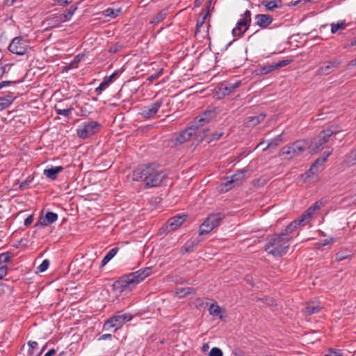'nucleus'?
Segmentation results:
<instances>
[{
  "instance_id": "23",
  "label": "nucleus",
  "mask_w": 356,
  "mask_h": 356,
  "mask_svg": "<svg viewBox=\"0 0 356 356\" xmlns=\"http://www.w3.org/2000/svg\"><path fill=\"white\" fill-rule=\"evenodd\" d=\"M117 74L118 71H115L111 75L105 76L100 85L95 89L97 94H102V92L113 82L114 77Z\"/></svg>"
},
{
  "instance_id": "21",
  "label": "nucleus",
  "mask_w": 356,
  "mask_h": 356,
  "mask_svg": "<svg viewBox=\"0 0 356 356\" xmlns=\"http://www.w3.org/2000/svg\"><path fill=\"white\" fill-rule=\"evenodd\" d=\"M331 154V152L327 153L326 155L320 157L317 159L314 163L312 165L310 168L308 170V171L306 172L307 175V177H309L310 175H316L317 174L320 170L318 169L319 166H322L324 163V162L327 160V157Z\"/></svg>"
},
{
  "instance_id": "48",
  "label": "nucleus",
  "mask_w": 356,
  "mask_h": 356,
  "mask_svg": "<svg viewBox=\"0 0 356 356\" xmlns=\"http://www.w3.org/2000/svg\"><path fill=\"white\" fill-rule=\"evenodd\" d=\"M119 250V248L117 247H115L112 249H111L106 254L109 258L111 259L115 256V254L118 253Z\"/></svg>"
},
{
  "instance_id": "4",
  "label": "nucleus",
  "mask_w": 356,
  "mask_h": 356,
  "mask_svg": "<svg viewBox=\"0 0 356 356\" xmlns=\"http://www.w3.org/2000/svg\"><path fill=\"white\" fill-rule=\"evenodd\" d=\"M309 141L307 140H298L296 142L282 147L281 155L285 159H291L295 156L301 155L308 149Z\"/></svg>"
},
{
  "instance_id": "43",
  "label": "nucleus",
  "mask_w": 356,
  "mask_h": 356,
  "mask_svg": "<svg viewBox=\"0 0 356 356\" xmlns=\"http://www.w3.org/2000/svg\"><path fill=\"white\" fill-rule=\"evenodd\" d=\"M49 261L48 259H44L42 264L38 267V270L40 273H43L47 270L49 266Z\"/></svg>"
},
{
  "instance_id": "22",
  "label": "nucleus",
  "mask_w": 356,
  "mask_h": 356,
  "mask_svg": "<svg viewBox=\"0 0 356 356\" xmlns=\"http://www.w3.org/2000/svg\"><path fill=\"white\" fill-rule=\"evenodd\" d=\"M255 24L259 27L266 29L273 22V17L270 15L258 14L255 16Z\"/></svg>"
},
{
  "instance_id": "8",
  "label": "nucleus",
  "mask_w": 356,
  "mask_h": 356,
  "mask_svg": "<svg viewBox=\"0 0 356 356\" xmlns=\"http://www.w3.org/2000/svg\"><path fill=\"white\" fill-rule=\"evenodd\" d=\"M241 81H225L218 83L215 88V95L217 99H222L234 93L241 86Z\"/></svg>"
},
{
  "instance_id": "55",
  "label": "nucleus",
  "mask_w": 356,
  "mask_h": 356,
  "mask_svg": "<svg viewBox=\"0 0 356 356\" xmlns=\"http://www.w3.org/2000/svg\"><path fill=\"white\" fill-rule=\"evenodd\" d=\"M83 58V55H81V54L76 55L74 57V60L72 62L71 65H74V63H78L81 62V60H82Z\"/></svg>"
},
{
  "instance_id": "50",
  "label": "nucleus",
  "mask_w": 356,
  "mask_h": 356,
  "mask_svg": "<svg viewBox=\"0 0 356 356\" xmlns=\"http://www.w3.org/2000/svg\"><path fill=\"white\" fill-rule=\"evenodd\" d=\"M163 73V70L161 69L158 72L155 73L154 74H152L149 76L147 79V80L152 81L156 79H158L160 76H161Z\"/></svg>"
},
{
  "instance_id": "5",
  "label": "nucleus",
  "mask_w": 356,
  "mask_h": 356,
  "mask_svg": "<svg viewBox=\"0 0 356 356\" xmlns=\"http://www.w3.org/2000/svg\"><path fill=\"white\" fill-rule=\"evenodd\" d=\"M337 132V131L331 128L323 130L316 137L312 139L310 143H309L308 149H310L311 152L321 151L324 148L325 144L329 141L330 138Z\"/></svg>"
},
{
  "instance_id": "12",
  "label": "nucleus",
  "mask_w": 356,
  "mask_h": 356,
  "mask_svg": "<svg viewBox=\"0 0 356 356\" xmlns=\"http://www.w3.org/2000/svg\"><path fill=\"white\" fill-rule=\"evenodd\" d=\"M27 41L21 36L15 37L9 44L8 50L17 55H24L28 49Z\"/></svg>"
},
{
  "instance_id": "19",
  "label": "nucleus",
  "mask_w": 356,
  "mask_h": 356,
  "mask_svg": "<svg viewBox=\"0 0 356 356\" xmlns=\"http://www.w3.org/2000/svg\"><path fill=\"white\" fill-rule=\"evenodd\" d=\"M186 215H177L168 220L167 223V229L168 231H174L179 227L182 223L186 220Z\"/></svg>"
},
{
  "instance_id": "6",
  "label": "nucleus",
  "mask_w": 356,
  "mask_h": 356,
  "mask_svg": "<svg viewBox=\"0 0 356 356\" xmlns=\"http://www.w3.org/2000/svg\"><path fill=\"white\" fill-rule=\"evenodd\" d=\"M131 319L132 316L130 314L118 312L104 323L103 329L104 330H113L115 332Z\"/></svg>"
},
{
  "instance_id": "3",
  "label": "nucleus",
  "mask_w": 356,
  "mask_h": 356,
  "mask_svg": "<svg viewBox=\"0 0 356 356\" xmlns=\"http://www.w3.org/2000/svg\"><path fill=\"white\" fill-rule=\"evenodd\" d=\"M289 248V237L279 234L268 237L265 250L274 257H282L286 253Z\"/></svg>"
},
{
  "instance_id": "20",
  "label": "nucleus",
  "mask_w": 356,
  "mask_h": 356,
  "mask_svg": "<svg viewBox=\"0 0 356 356\" xmlns=\"http://www.w3.org/2000/svg\"><path fill=\"white\" fill-rule=\"evenodd\" d=\"M58 215L56 213L49 211L44 216H41L38 222L35 224V227L48 226L58 220Z\"/></svg>"
},
{
  "instance_id": "16",
  "label": "nucleus",
  "mask_w": 356,
  "mask_h": 356,
  "mask_svg": "<svg viewBox=\"0 0 356 356\" xmlns=\"http://www.w3.org/2000/svg\"><path fill=\"white\" fill-rule=\"evenodd\" d=\"M341 64V61L338 59L329 60L325 63L323 66L320 67L316 72L317 76L328 75L332 73L334 69L337 68Z\"/></svg>"
},
{
  "instance_id": "26",
  "label": "nucleus",
  "mask_w": 356,
  "mask_h": 356,
  "mask_svg": "<svg viewBox=\"0 0 356 356\" xmlns=\"http://www.w3.org/2000/svg\"><path fill=\"white\" fill-rule=\"evenodd\" d=\"M301 223H304L303 221H300V218L299 220H296L291 222L284 229V232H282L280 234H284V236L289 237V241L293 238L291 234L293 232L297 229L298 226Z\"/></svg>"
},
{
  "instance_id": "40",
  "label": "nucleus",
  "mask_w": 356,
  "mask_h": 356,
  "mask_svg": "<svg viewBox=\"0 0 356 356\" xmlns=\"http://www.w3.org/2000/svg\"><path fill=\"white\" fill-rule=\"evenodd\" d=\"M266 115L260 113L257 116H251L248 118V122L251 125L255 126L262 122L265 118Z\"/></svg>"
},
{
  "instance_id": "61",
  "label": "nucleus",
  "mask_w": 356,
  "mask_h": 356,
  "mask_svg": "<svg viewBox=\"0 0 356 356\" xmlns=\"http://www.w3.org/2000/svg\"><path fill=\"white\" fill-rule=\"evenodd\" d=\"M348 46H350V47H353V46H356V38L353 39L350 43L348 45H346L345 46V48H346Z\"/></svg>"
},
{
  "instance_id": "37",
  "label": "nucleus",
  "mask_w": 356,
  "mask_h": 356,
  "mask_svg": "<svg viewBox=\"0 0 356 356\" xmlns=\"http://www.w3.org/2000/svg\"><path fill=\"white\" fill-rule=\"evenodd\" d=\"M208 15H209V10H207V13H202L201 14L202 19H198L197 21L195 31V35H197L201 31V28L203 26V25L204 24V22H205Z\"/></svg>"
},
{
  "instance_id": "45",
  "label": "nucleus",
  "mask_w": 356,
  "mask_h": 356,
  "mask_svg": "<svg viewBox=\"0 0 356 356\" xmlns=\"http://www.w3.org/2000/svg\"><path fill=\"white\" fill-rule=\"evenodd\" d=\"M122 48V46L120 44H115L111 46L108 49V52L111 54L117 53L120 51Z\"/></svg>"
},
{
  "instance_id": "29",
  "label": "nucleus",
  "mask_w": 356,
  "mask_h": 356,
  "mask_svg": "<svg viewBox=\"0 0 356 356\" xmlns=\"http://www.w3.org/2000/svg\"><path fill=\"white\" fill-rule=\"evenodd\" d=\"M344 163L348 167L356 164V148L351 150L345 157Z\"/></svg>"
},
{
  "instance_id": "60",
  "label": "nucleus",
  "mask_w": 356,
  "mask_h": 356,
  "mask_svg": "<svg viewBox=\"0 0 356 356\" xmlns=\"http://www.w3.org/2000/svg\"><path fill=\"white\" fill-rule=\"evenodd\" d=\"M10 83H11V81H1L0 83V89H1L4 86H8Z\"/></svg>"
},
{
  "instance_id": "34",
  "label": "nucleus",
  "mask_w": 356,
  "mask_h": 356,
  "mask_svg": "<svg viewBox=\"0 0 356 356\" xmlns=\"http://www.w3.org/2000/svg\"><path fill=\"white\" fill-rule=\"evenodd\" d=\"M176 293L179 297H184L187 295L195 294V289L191 287L179 288L177 289Z\"/></svg>"
},
{
  "instance_id": "15",
  "label": "nucleus",
  "mask_w": 356,
  "mask_h": 356,
  "mask_svg": "<svg viewBox=\"0 0 356 356\" xmlns=\"http://www.w3.org/2000/svg\"><path fill=\"white\" fill-rule=\"evenodd\" d=\"M162 104L163 100L158 99L154 103L148 106H144L141 110L140 114L143 118L146 119L152 118L158 113Z\"/></svg>"
},
{
  "instance_id": "1",
  "label": "nucleus",
  "mask_w": 356,
  "mask_h": 356,
  "mask_svg": "<svg viewBox=\"0 0 356 356\" xmlns=\"http://www.w3.org/2000/svg\"><path fill=\"white\" fill-rule=\"evenodd\" d=\"M166 179V173L159 170L154 164L140 165L131 174L132 181H143L146 188L160 186Z\"/></svg>"
},
{
  "instance_id": "54",
  "label": "nucleus",
  "mask_w": 356,
  "mask_h": 356,
  "mask_svg": "<svg viewBox=\"0 0 356 356\" xmlns=\"http://www.w3.org/2000/svg\"><path fill=\"white\" fill-rule=\"evenodd\" d=\"M111 260V258L108 257V255H105L103 258L102 263H101V267H104L105 265H106Z\"/></svg>"
},
{
  "instance_id": "11",
  "label": "nucleus",
  "mask_w": 356,
  "mask_h": 356,
  "mask_svg": "<svg viewBox=\"0 0 356 356\" xmlns=\"http://www.w3.org/2000/svg\"><path fill=\"white\" fill-rule=\"evenodd\" d=\"M220 112L219 107H212L206 110L202 115H197L193 121V125L197 129L198 127L204 126L216 118Z\"/></svg>"
},
{
  "instance_id": "28",
  "label": "nucleus",
  "mask_w": 356,
  "mask_h": 356,
  "mask_svg": "<svg viewBox=\"0 0 356 356\" xmlns=\"http://www.w3.org/2000/svg\"><path fill=\"white\" fill-rule=\"evenodd\" d=\"M13 93L9 92L5 97H0V111L8 108L15 100Z\"/></svg>"
},
{
  "instance_id": "46",
  "label": "nucleus",
  "mask_w": 356,
  "mask_h": 356,
  "mask_svg": "<svg viewBox=\"0 0 356 356\" xmlns=\"http://www.w3.org/2000/svg\"><path fill=\"white\" fill-rule=\"evenodd\" d=\"M222 350L216 347L212 348L209 352V356H222Z\"/></svg>"
},
{
  "instance_id": "31",
  "label": "nucleus",
  "mask_w": 356,
  "mask_h": 356,
  "mask_svg": "<svg viewBox=\"0 0 356 356\" xmlns=\"http://www.w3.org/2000/svg\"><path fill=\"white\" fill-rule=\"evenodd\" d=\"M77 8L78 5L74 6H71L69 9L65 10L63 13L60 14L62 16L63 21L65 22L69 21L72 18L75 11L77 10Z\"/></svg>"
},
{
  "instance_id": "7",
  "label": "nucleus",
  "mask_w": 356,
  "mask_h": 356,
  "mask_svg": "<svg viewBox=\"0 0 356 356\" xmlns=\"http://www.w3.org/2000/svg\"><path fill=\"white\" fill-rule=\"evenodd\" d=\"M225 218V215L222 213H211L204 220L200 227L199 235L209 234L213 229L218 227L221 221Z\"/></svg>"
},
{
  "instance_id": "24",
  "label": "nucleus",
  "mask_w": 356,
  "mask_h": 356,
  "mask_svg": "<svg viewBox=\"0 0 356 356\" xmlns=\"http://www.w3.org/2000/svg\"><path fill=\"white\" fill-rule=\"evenodd\" d=\"M65 22L63 19L62 16L59 15H55L53 17L47 18L44 23L47 24V27L46 29H54L57 28L60 26V24Z\"/></svg>"
},
{
  "instance_id": "49",
  "label": "nucleus",
  "mask_w": 356,
  "mask_h": 356,
  "mask_svg": "<svg viewBox=\"0 0 356 356\" xmlns=\"http://www.w3.org/2000/svg\"><path fill=\"white\" fill-rule=\"evenodd\" d=\"M324 356H342V355L340 353V350H334L332 349H330L328 353Z\"/></svg>"
},
{
  "instance_id": "35",
  "label": "nucleus",
  "mask_w": 356,
  "mask_h": 356,
  "mask_svg": "<svg viewBox=\"0 0 356 356\" xmlns=\"http://www.w3.org/2000/svg\"><path fill=\"white\" fill-rule=\"evenodd\" d=\"M321 310V307L314 304H308L304 309V312L307 315H312L318 313Z\"/></svg>"
},
{
  "instance_id": "14",
  "label": "nucleus",
  "mask_w": 356,
  "mask_h": 356,
  "mask_svg": "<svg viewBox=\"0 0 356 356\" xmlns=\"http://www.w3.org/2000/svg\"><path fill=\"white\" fill-rule=\"evenodd\" d=\"M247 172V170L243 169L234 174L231 177L230 180H227L224 183L225 191H227L235 186L241 185L247 179L245 175Z\"/></svg>"
},
{
  "instance_id": "17",
  "label": "nucleus",
  "mask_w": 356,
  "mask_h": 356,
  "mask_svg": "<svg viewBox=\"0 0 356 356\" xmlns=\"http://www.w3.org/2000/svg\"><path fill=\"white\" fill-rule=\"evenodd\" d=\"M290 62V60H282L277 63H266L260 66L259 72L261 74H267L276 69L286 66Z\"/></svg>"
},
{
  "instance_id": "53",
  "label": "nucleus",
  "mask_w": 356,
  "mask_h": 356,
  "mask_svg": "<svg viewBox=\"0 0 356 356\" xmlns=\"http://www.w3.org/2000/svg\"><path fill=\"white\" fill-rule=\"evenodd\" d=\"M7 275V268L5 266L0 267V280Z\"/></svg>"
},
{
  "instance_id": "47",
  "label": "nucleus",
  "mask_w": 356,
  "mask_h": 356,
  "mask_svg": "<svg viewBox=\"0 0 356 356\" xmlns=\"http://www.w3.org/2000/svg\"><path fill=\"white\" fill-rule=\"evenodd\" d=\"M54 2L60 6H66L67 5L71 3L73 0H54Z\"/></svg>"
},
{
  "instance_id": "56",
  "label": "nucleus",
  "mask_w": 356,
  "mask_h": 356,
  "mask_svg": "<svg viewBox=\"0 0 356 356\" xmlns=\"http://www.w3.org/2000/svg\"><path fill=\"white\" fill-rule=\"evenodd\" d=\"M44 349V347H43V348L42 349L41 351H40L39 353H34V350H31V349H29V351H28V353H29V356H40V355L42 354V350Z\"/></svg>"
},
{
  "instance_id": "32",
  "label": "nucleus",
  "mask_w": 356,
  "mask_h": 356,
  "mask_svg": "<svg viewBox=\"0 0 356 356\" xmlns=\"http://www.w3.org/2000/svg\"><path fill=\"white\" fill-rule=\"evenodd\" d=\"M221 311V308L217 305V303L211 304L209 308V312L210 315L213 316H218L220 319H222Z\"/></svg>"
},
{
  "instance_id": "63",
  "label": "nucleus",
  "mask_w": 356,
  "mask_h": 356,
  "mask_svg": "<svg viewBox=\"0 0 356 356\" xmlns=\"http://www.w3.org/2000/svg\"><path fill=\"white\" fill-rule=\"evenodd\" d=\"M209 349V345L208 343H204L203 344L202 347V350L203 351H207V350Z\"/></svg>"
},
{
  "instance_id": "13",
  "label": "nucleus",
  "mask_w": 356,
  "mask_h": 356,
  "mask_svg": "<svg viewBox=\"0 0 356 356\" xmlns=\"http://www.w3.org/2000/svg\"><path fill=\"white\" fill-rule=\"evenodd\" d=\"M197 133L196 127L193 124L178 134H175L172 138V143L174 145H179L189 140L192 136Z\"/></svg>"
},
{
  "instance_id": "41",
  "label": "nucleus",
  "mask_w": 356,
  "mask_h": 356,
  "mask_svg": "<svg viewBox=\"0 0 356 356\" xmlns=\"http://www.w3.org/2000/svg\"><path fill=\"white\" fill-rule=\"evenodd\" d=\"M281 141H282L281 136H278L277 137H276L270 140V142L268 144V145L265 148V149H268L270 147L278 146Z\"/></svg>"
},
{
  "instance_id": "51",
  "label": "nucleus",
  "mask_w": 356,
  "mask_h": 356,
  "mask_svg": "<svg viewBox=\"0 0 356 356\" xmlns=\"http://www.w3.org/2000/svg\"><path fill=\"white\" fill-rule=\"evenodd\" d=\"M348 257V255L344 254L343 252H339L336 254V260L337 261H341L346 259Z\"/></svg>"
},
{
  "instance_id": "9",
  "label": "nucleus",
  "mask_w": 356,
  "mask_h": 356,
  "mask_svg": "<svg viewBox=\"0 0 356 356\" xmlns=\"http://www.w3.org/2000/svg\"><path fill=\"white\" fill-rule=\"evenodd\" d=\"M102 127V124L97 121H86L79 127L76 134L80 138L86 139L97 134Z\"/></svg>"
},
{
  "instance_id": "25",
  "label": "nucleus",
  "mask_w": 356,
  "mask_h": 356,
  "mask_svg": "<svg viewBox=\"0 0 356 356\" xmlns=\"http://www.w3.org/2000/svg\"><path fill=\"white\" fill-rule=\"evenodd\" d=\"M63 170V168L62 166H51L49 168L44 169L43 175L51 180H55L57 178L58 174L61 172Z\"/></svg>"
},
{
  "instance_id": "18",
  "label": "nucleus",
  "mask_w": 356,
  "mask_h": 356,
  "mask_svg": "<svg viewBox=\"0 0 356 356\" xmlns=\"http://www.w3.org/2000/svg\"><path fill=\"white\" fill-rule=\"evenodd\" d=\"M324 204L321 200L316 201L300 217V221H303L304 224L308 222L309 219L315 214V213L319 211Z\"/></svg>"
},
{
  "instance_id": "59",
  "label": "nucleus",
  "mask_w": 356,
  "mask_h": 356,
  "mask_svg": "<svg viewBox=\"0 0 356 356\" xmlns=\"http://www.w3.org/2000/svg\"><path fill=\"white\" fill-rule=\"evenodd\" d=\"M111 338L112 335L111 334H104L100 337V339L106 340L111 339Z\"/></svg>"
},
{
  "instance_id": "62",
  "label": "nucleus",
  "mask_w": 356,
  "mask_h": 356,
  "mask_svg": "<svg viewBox=\"0 0 356 356\" xmlns=\"http://www.w3.org/2000/svg\"><path fill=\"white\" fill-rule=\"evenodd\" d=\"M27 184H28V181H27L22 182L20 184V185H19V188L20 189L24 188L26 186Z\"/></svg>"
},
{
  "instance_id": "64",
  "label": "nucleus",
  "mask_w": 356,
  "mask_h": 356,
  "mask_svg": "<svg viewBox=\"0 0 356 356\" xmlns=\"http://www.w3.org/2000/svg\"><path fill=\"white\" fill-rule=\"evenodd\" d=\"M204 0H195V4L196 6H200Z\"/></svg>"
},
{
  "instance_id": "27",
  "label": "nucleus",
  "mask_w": 356,
  "mask_h": 356,
  "mask_svg": "<svg viewBox=\"0 0 356 356\" xmlns=\"http://www.w3.org/2000/svg\"><path fill=\"white\" fill-rule=\"evenodd\" d=\"M282 0H263L261 5L268 11H273L276 8L282 7Z\"/></svg>"
},
{
  "instance_id": "39",
  "label": "nucleus",
  "mask_w": 356,
  "mask_h": 356,
  "mask_svg": "<svg viewBox=\"0 0 356 356\" xmlns=\"http://www.w3.org/2000/svg\"><path fill=\"white\" fill-rule=\"evenodd\" d=\"M121 13V9L115 10L111 8H108L103 11V15L106 17H109L111 18H115L119 15Z\"/></svg>"
},
{
  "instance_id": "2",
  "label": "nucleus",
  "mask_w": 356,
  "mask_h": 356,
  "mask_svg": "<svg viewBox=\"0 0 356 356\" xmlns=\"http://www.w3.org/2000/svg\"><path fill=\"white\" fill-rule=\"evenodd\" d=\"M151 273L152 268L147 267L125 275L113 283V289L119 293L131 291L137 284L150 275Z\"/></svg>"
},
{
  "instance_id": "44",
  "label": "nucleus",
  "mask_w": 356,
  "mask_h": 356,
  "mask_svg": "<svg viewBox=\"0 0 356 356\" xmlns=\"http://www.w3.org/2000/svg\"><path fill=\"white\" fill-rule=\"evenodd\" d=\"M223 135V132H215L208 136L209 142L218 140Z\"/></svg>"
},
{
  "instance_id": "10",
  "label": "nucleus",
  "mask_w": 356,
  "mask_h": 356,
  "mask_svg": "<svg viewBox=\"0 0 356 356\" xmlns=\"http://www.w3.org/2000/svg\"><path fill=\"white\" fill-rule=\"evenodd\" d=\"M251 22V12L247 10L241 18L238 21L235 28L232 29V33L234 37L241 38L248 29Z\"/></svg>"
},
{
  "instance_id": "36",
  "label": "nucleus",
  "mask_w": 356,
  "mask_h": 356,
  "mask_svg": "<svg viewBox=\"0 0 356 356\" xmlns=\"http://www.w3.org/2000/svg\"><path fill=\"white\" fill-rule=\"evenodd\" d=\"M55 111L58 115H63L66 118H69L71 112L74 110V107L70 106V108H60L58 106L54 107Z\"/></svg>"
},
{
  "instance_id": "30",
  "label": "nucleus",
  "mask_w": 356,
  "mask_h": 356,
  "mask_svg": "<svg viewBox=\"0 0 356 356\" xmlns=\"http://www.w3.org/2000/svg\"><path fill=\"white\" fill-rule=\"evenodd\" d=\"M202 238L197 237L193 240L187 241V243L184 246V252L186 253L192 252L194 248L196 247L199 243L202 241Z\"/></svg>"
},
{
  "instance_id": "42",
  "label": "nucleus",
  "mask_w": 356,
  "mask_h": 356,
  "mask_svg": "<svg viewBox=\"0 0 356 356\" xmlns=\"http://www.w3.org/2000/svg\"><path fill=\"white\" fill-rule=\"evenodd\" d=\"M12 258V254L10 252H5L0 254V262L8 263L10 262Z\"/></svg>"
},
{
  "instance_id": "58",
  "label": "nucleus",
  "mask_w": 356,
  "mask_h": 356,
  "mask_svg": "<svg viewBox=\"0 0 356 356\" xmlns=\"http://www.w3.org/2000/svg\"><path fill=\"white\" fill-rule=\"evenodd\" d=\"M56 353V350L54 348L49 350L47 353H45L44 356H53Z\"/></svg>"
},
{
  "instance_id": "57",
  "label": "nucleus",
  "mask_w": 356,
  "mask_h": 356,
  "mask_svg": "<svg viewBox=\"0 0 356 356\" xmlns=\"http://www.w3.org/2000/svg\"><path fill=\"white\" fill-rule=\"evenodd\" d=\"M38 345V342H36V341H29L28 342V346H29V349H31V350H34L35 348H36Z\"/></svg>"
},
{
  "instance_id": "38",
  "label": "nucleus",
  "mask_w": 356,
  "mask_h": 356,
  "mask_svg": "<svg viewBox=\"0 0 356 356\" xmlns=\"http://www.w3.org/2000/svg\"><path fill=\"white\" fill-rule=\"evenodd\" d=\"M167 16V11L165 10H162L159 13H158L151 20L152 24H159L162 22Z\"/></svg>"
},
{
  "instance_id": "52",
  "label": "nucleus",
  "mask_w": 356,
  "mask_h": 356,
  "mask_svg": "<svg viewBox=\"0 0 356 356\" xmlns=\"http://www.w3.org/2000/svg\"><path fill=\"white\" fill-rule=\"evenodd\" d=\"M33 215H29L25 220H24V225L26 227H28L29 225H30L33 221Z\"/></svg>"
},
{
  "instance_id": "33",
  "label": "nucleus",
  "mask_w": 356,
  "mask_h": 356,
  "mask_svg": "<svg viewBox=\"0 0 356 356\" xmlns=\"http://www.w3.org/2000/svg\"><path fill=\"white\" fill-rule=\"evenodd\" d=\"M331 26V33L332 34H334L336 33L339 30H344L346 29V26H347V24L346 23V22L343 20V21H340V22H338L337 24H334V23H332L330 24Z\"/></svg>"
}]
</instances>
